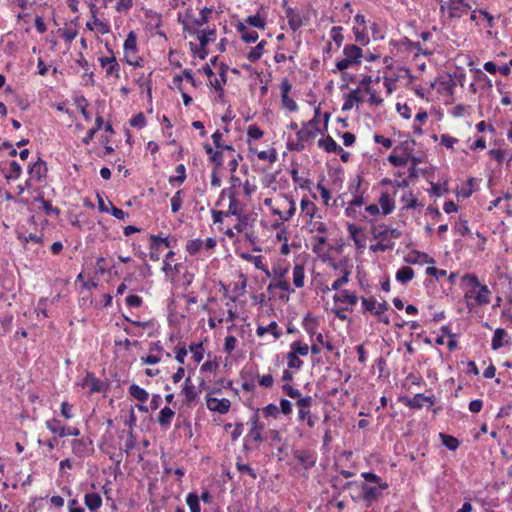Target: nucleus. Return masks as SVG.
<instances>
[{
  "mask_svg": "<svg viewBox=\"0 0 512 512\" xmlns=\"http://www.w3.org/2000/svg\"><path fill=\"white\" fill-rule=\"evenodd\" d=\"M175 415V412L170 407H164L161 409L157 422L163 428H168L171 424V421Z\"/></svg>",
  "mask_w": 512,
  "mask_h": 512,
  "instance_id": "28",
  "label": "nucleus"
},
{
  "mask_svg": "<svg viewBox=\"0 0 512 512\" xmlns=\"http://www.w3.org/2000/svg\"><path fill=\"white\" fill-rule=\"evenodd\" d=\"M294 457L298 463L306 470L312 468L316 463L315 453L306 450H297Z\"/></svg>",
  "mask_w": 512,
  "mask_h": 512,
  "instance_id": "5",
  "label": "nucleus"
},
{
  "mask_svg": "<svg viewBox=\"0 0 512 512\" xmlns=\"http://www.w3.org/2000/svg\"><path fill=\"white\" fill-rule=\"evenodd\" d=\"M405 261L410 264H423L428 262H433L432 259H429V256L426 253L419 251H412L406 257Z\"/></svg>",
  "mask_w": 512,
  "mask_h": 512,
  "instance_id": "27",
  "label": "nucleus"
},
{
  "mask_svg": "<svg viewBox=\"0 0 512 512\" xmlns=\"http://www.w3.org/2000/svg\"><path fill=\"white\" fill-rule=\"evenodd\" d=\"M305 271L301 264H296L293 268V283L297 288L304 286Z\"/></svg>",
  "mask_w": 512,
  "mask_h": 512,
  "instance_id": "32",
  "label": "nucleus"
},
{
  "mask_svg": "<svg viewBox=\"0 0 512 512\" xmlns=\"http://www.w3.org/2000/svg\"><path fill=\"white\" fill-rule=\"evenodd\" d=\"M318 146L328 153L343 152L342 147L331 136L319 139Z\"/></svg>",
  "mask_w": 512,
  "mask_h": 512,
  "instance_id": "18",
  "label": "nucleus"
},
{
  "mask_svg": "<svg viewBox=\"0 0 512 512\" xmlns=\"http://www.w3.org/2000/svg\"><path fill=\"white\" fill-rule=\"evenodd\" d=\"M251 422V429L248 433V437L252 439L255 442H262L263 437L261 434V431L263 429V425L259 423V417L258 414H254L252 418L250 419Z\"/></svg>",
  "mask_w": 512,
  "mask_h": 512,
  "instance_id": "13",
  "label": "nucleus"
},
{
  "mask_svg": "<svg viewBox=\"0 0 512 512\" xmlns=\"http://www.w3.org/2000/svg\"><path fill=\"white\" fill-rule=\"evenodd\" d=\"M223 193H228L229 198V207L228 210L225 211L229 215L241 217L242 209L238 205V201L236 199L235 191L232 188L223 189Z\"/></svg>",
  "mask_w": 512,
  "mask_h": 512,
  "instance_id": "10",
  "label": "nucleus"
},
{
  "mask_svg": "<svg viewBox=\"0 0 512 512\" xmlns=\"http://www.w3.org/2000/svg\"><path fill=\"white\" fill-rule=\"evenodd\" d=\"M381 488L370 486L368 484H362L361 492L363 499L366 501H374L377 500L381 496Z\"/></svg>",
  "mask_w": 512,
  "mask_h": 512,
  "instance_id": "21",
  "label": "nucleus"
},
{
  "mask_svg": "<svg viewBox=\"0 0 512 512\" xmlns=\"http://www.w3.org/2000/svg\"><path fill=\"white\" fill-rule=\"evenodd\" d=\"M288 202H289L290 207L287 211H284V213L281 212L280 210H276V209L273 210V213L278 215L283 221L290 220L296 212L295 202L293 200H289Z\"/></svg>",
  "mask_w": 512,
  "mask_h": 512,
  "instance_id": "37",
  "label": "nucleus"
},
{
  "mask_svg": "<svg viewBox=\"0 0 512 512\" xmlns=\"http://www.w3.org/2000/svg\"><path fill=\"white\" fill-rule=\"evenodd\" d=\"M246 23L260 29H264L265 20L259 15H250L246 19Z\"/></svg>",
  "mask_w": 512,
  "mask_h": 512,
  "instance_id": "52",
  "label": "nucleus"
},
{
  "mask_svg": "<svg viewBox=\"0 0 512 512\" xmlns=\"http://www.w3.org/2000/svg\"><path fill=\"white\" fill-rule=\"evenodd\" d=\"M130 125L135 128H143L146 125L144 115L142 113H138L130 120Z\"/></svg>",
  "mask_w": 512,
  "mask_h": 512,
  "instance_id": "64",
  "label": "nucleus"
},
{
  "mask_svg": "<svg viewBox=\"0 0 512 512\" xmlns=\"http://www.w3.org/2000/svg\"><path fill=\"white\" fill-rule=\"evenodd\" d=\"M458 142H459V140L457 138L452 137L449 134L441 135V144L444 145L448 149H453L454 145Z\"/></svg>",
  "mask_w": 512,
  "mask_h": 512,
  "instance_id": "59",
  "label": "nucleus"
},
{
  "mask_svg": "<svg viewBox=\"0 0 512 512\" xmlns=\"http://www.w3.org/2000/svg\"><path fill=\"white\" fill-rule=\"evenodd\" d=\"M344 56L354 64H359L363 57V51L360 47L350 44L346 45L343 49Z\"/></svg>",
  "mask_w": 512,
  "mask_h": 512,
  "instance_id": "15",
  "label": "nucleus"
},
{
  "mask_svg": "<svg viewBox=\"0 0 512 512\" xmlns=\"http://www.w3.org/2000/svg\"><path fill=\"white\" fill-rule=\"evenodd\" d=\"M379 205L381 206L382 213L388 215L395 209V203L392 197L387 193L383 192L379 198Z\"/></svg>",
  "mask_w": 512,
  "mask_h": 512,
  "instance_id": "25",
  "label": "nucleus"
},
{
  "mask_svg": "<svg viewBox=\"0 0 512 512\" xmlns=\"http://www.w3.org/2000/svg\"><path fill=\"white\" fill-rule=\"evenodd\" d=\"M99 62L101 67L105 69L106 77L120 78V65L113 55L111 57H100Z\"/></svg>",
  "mask_w": 512,
  "mask_h": 512,
  "instance_id": "3",
  "label": "nucleus"
},
{
  "mask_svg": "<svg viewBox=\"0 0 512 512\" xmlns=\"http://www.w3.org/2000/svg\"><path fill=\"white\" fill-rule=\"evenodd\" d=\"M393 246H394L393 243L379 240L378 243L370 246V250H372L374 252H378V251L384 252V251L393 249Z\"/></svg>",
  "mask_w": 512,
  "mask_h": 512,
  "instance_id": "56",
  "label": "nucleus"
},
{
  "mask_svg": "<svg viewBox=\"0 0 512 512\" xmlns=\"http://www.w3.org/2000/svg\"><path fill=\"white\" fill-rule=\"evenodd\" d=\"M389 162L396 167H403L408 164L409 156L408 155H396L392 153L388 157Z\"/></svg>",
  "mask_w": 512,
  "mask_h": 512,
  "instance_id": "43",
  "label": "nucleus"
},
{
  "mask_svg": "<svg viewBox=\"0 0 512 512\" xmlns=\"http://www.w3.org/2000/svg\"><path fill=\"white\" fill-rule=\"evenodd\" d=\"M236 468L241 474H247L250 477H252L253 479L257 478V474H256L255 470L252 467H250L248 464H244V463H241L238 461L236 463Z\"/></svg>",
  "mask_w": 512,
  "mask_h": 512,
  "instance_id": "54",
  "label": "nucleus"
},
{
  "mask_svg": "<svg viewBox=\"0 0 512 512\" xmlns=\"http://www.w3.org/2000/svg\"><path fill=\"white\" fill-rule=\"evenodd\" d=\"M190 351L192 352V357L195 362L199 363L203 359V347L201 343L192 344L190 346Z\"/></svg>",
  "mask_w": 512,
  "mask_h": 512,
  "instance_id": "53",
  "label": "nucleus"
},
{
  "mask_svg": "<svg viewBox=\"0 0 512 512\" xmlns=\"http://www.w3.org/2000/svg\"><path fill=\"white\" fill-rule=\"evenodd\" d=\"M206 404L210 411L218 412L220 414L227 413L231 405L230 401L226 398L218 399L210 396L207 397Z\"/></svg>",
  "mask_w": 512,
  "mask_h": 512,
  "instance_id": "4",
  "label": "nucleus"
},
{
  "mask_svg": "<svg viewBox=\"0 0 512 512\" xmlns=\"http://www.w3.org/2000/svg\"><path fill=\"white\" fill-rule=\"evenodd\" d=\"M287 365L291 369H300L303 365V361L290 350L287 354Z\"/></svg>",
  "mask_w": 512,
  "mask_h": 512,
  "instance_id": "45",
  "label": "nucleus"
},
{
  "mask_svg": "<svg viewBox=\"0 0 512 512\" xmlns=\"http://www.w3.org/2000/svg\"><path fill=\"white\" fill-rule=\"evenodd\" d=\"M374 237L381 241H389V232L388 228H375L373 231Z\"/></svg>",
  "mask_w": 512,
  "mask_h": 512,
  "instance_id": "63",
  "label": "nucleus"
},
{
  "mask_svg": "<svg viewBox=\"0 0 512 512\" xmlns=\"http://www.w3.org/2000/svg\"><path fill=\"white\" fill-rule=\"evenodd\" d=\"M363 101L362 97L360 96V90L355 89L351 91L346 97L345 101L342 106L343 111H349L351 110L355 104L361 103Z\"/></svg>",
  "mask_w": 512,
  "mask_h": 512,
  "instance_id": "23",
  "label": "nucleus"
},
{
  "mask_svg": "<svg viewBox=\"0 0 512 512\" xmlns=\"http://www.w3.org/2000/svg\"><path fill=\"white\" fill-rule=\"evenodd\" d=\"M186 503L190 509V512H201L199 496L195 493H189L186 496Z\"/></svg>",
  "mask_w": 512,
  "mask_h": 512,
  "instance_id": "40",
  "label": "nucleus"
},
{
  "mask_svg": "<svg viewBox=\"0 0 512 512\" xmlns=\"http://www.w3.org/2000/svg\"><path fill=\"white\" fill-rule=\"evenodd\" d=\"M264 132L257 125H250L247 129V135L252 139H260Z\"/></svg>",
  "mask_w": 512,
  "mask_h": 512,
  "instance_id": "61",
  "label": "nucleus"
},
{
  "mask_svg": "<svg viewBox=\"0 0 512 512\" xmlns=\"http://www.w3.org/2000/svg\"><path fill=\"white\" fill-rule=\"evenodd\" d=\"M311 124L312 122H309L306 126L297 131L296 137L299 142H308L309 140L313 139L316 136L318 129L310 128L309 126Z\"/></svg>",
  "mask_w": 512,
  "mask_h": 512,
  "instance_id": "26",
  "label": "nucleus"
},
{
  "mask_svg": "<svg viewBox=\"0 0 512 512\" xmlns=\"http://www.w3.org/2000/svg\"><path fill=\"white\" fill-rule=\"evenodd\" d=\"M82 386L87 387L89 389V393L92 394L104 391L106 384L96 379L93 375L87 374L83 379Z\"/></svg>",
  "mask_w": 512,
  "mask_h": 512,
  "instance_id": "9",
  "label": "nucleus"
},
{
  "mask_svg": "<svg viewBox=\"0 0 512 512\" xmlns=\"http://www.w3.org/2000/svg\"><path fill=\"white\" fill-rule=\"evenodd\" d=\"M182 203H183V192L181 190H179L171 198V211L173 213H177L181 209Z\"/></svg>",
  "mask_w": 512,
  "mask_h": 512,
  "instance_id": "48",
  "label": "nucleus"
},
{
  "mask_svg": "<svg viewBox=\"0 0 512 512\" xmlns=\"http://www.w3.org/2000/svg\"><path fill=\"white\" fill-rule=\"evenodd\" d=\"M343 28L340 26H334L330 30V36L332 40L335 42L337 47H340L344 41V36L342 34Z\"/></svg>",
  "mask_w": 512,
  "mask_h": 512,
  "instance_id": "47",
  "label": "nucleus"
},
{
  "mask_svg": "<svg viewBox=\"0 0 512 512\" xmlns=\"http://www.w3.org/2000/svg\"><path fill=\"white\" fill-rule=\"evenodd\" d=\"M237 346V339L233 335H229L225 338L224 341V351L226 353H231Z\"/></svg>",
  "mask_w": 512,
  "mask_h": 512,
  "instance_id": "57",
  "label": "nucleus"
},
{
  "mask_svg": "<svg viewBox=\"0 0 512 512\" xmlns=\"http://www.w3.org/2000/svg\"><path fill=\"white\" fill-rule=\"evenodd\" d=\"M361 476L365 479V481L370 483H375L379 486L381 489H387L388 484L386 482H383L381 478L372 472H363Z\"/></svg>",
  "mask_w": 512,
  "mask_h": 512,
  "instance_id": "36",
  "label": "nucleus"
},
{
  "mask_svg": "<svg viewBox=\"0 0 512 512\" xmlns=\"http://www.w3.org/2000/svg\"><path fill=\"white\" fill-rule=\"evenodd\" d=\"M203 247V241L201 239H192L189 240L186 244V251L190 255H195L199 252Z\"/></svg>",
  "mask_w": 512,
  "mask_h": 512,
  "instance_id": "46",
  "label": "nucleus"
},
{
  "mask_svg": "<svg viewBox=\"0 0 512 512\" xmlns=\"http://www.w3.org/2000/svg\"><path fill=\"white\" fill-rule=\"evenodd\" d=\"M136 43L137 40L135 34L133 32H130L124 42V53L126 61L129 65L139 66L138 62H133L130 59V54H134L136 52Z\"/></svg>",
  "mask_w": 512,
  "mask_h": 512,
  "instance_id": "8",
  "label": "nucleus"
},
{
  "mask_svg": "<svg viewBox=\"0 0 512 512\" xmlns=\"http://www.w3.org/2000/svg\"><path fill=\"white\" fill-rule=\"evenodd\" d=\"M361 183H362V179L360 176H357L355 179L351 180L349 183V188H348L349 192L352 195L363 194V192L360 191Z\"/></svg>",
  "mask_w": 512,
  "mask_h": 512,
  "instance_id": "55",
  "label": "nucleus"
},
{
  "mask_svg": "<svg viewBox=\"0 0 512 512\" xmlns=\"http://www.w3.org/2000/svg\"><path fill=\"white\" fill-rule=\"evenodd\" d=\"M216 34L215 30L214 29H210V30H202L199 34H198V40L200 42V45L201 47H206L207 44L213 40L212 37H214Z\"/></svg>",
  "mask_w": 512,
  "mask_h": 512,
  "instance_id": "44",
  "label": "nucleus"
},
{
  "mask_svg": "<svg viewBox=\"0 0 512 512\" xmlns=\"http://www.w3.org/2000/svg\"><path fill=\"white\" fill-rule=\"evenodd\" d=\"M309 231L314 235L311 238L312 251L318 255L326 251L328 227L322 220L308 221Z\"/></svg>",
  "mask_w": 512,
  "mask_h": 512,
  "instance_id": "2",
  "label": "nucleus"
},
{
  "mask_svg": "<svg viewBox=\"0 0 512 512\" xmlns=\"http://www.w3.org/2000/svg\"><path fill=\"white\" fill-rule=\"evenodd\" d=\"M283 390L284 392L290 397V398H293V399H303L304 397H302V394L300 392V390L292 387L291 385L289 384H286L283 386Z\"/></svg>",
  "mask_w": 512,
  "mask_h": 512,
  "instance_id": "58",
  "label": "nucleus"
},
{
  "mask_svg": "<svg viewBox=\"0 0 512 512\" xmlns=\"http://www.w3.org/2000/svg\"><path fill=\"white\" fill-rule=\"evenodd\" d=\"M46 172H47L46 163L43 160H41L40 158L35 163L30 165L28 168V173L30 174V177L37 181H39L43 177H45Z\"/></svg>",
  "mask_w": 512,
  "mask_h": 512,
  "instance_id": "11",
  "label": "nucleus"
},
{
  "mask_svg": "<svg viewBox=\"0 0 512 512\" xmlns=\"http://www.w3.org/2000/svg\"><path fill=\"white\" fill-rule=\"evenodd\" d=\"M46 427L52 433L58 434L60 437H64L65 427L57 419H52L46 422Z\"/></svg>",
  "mask_w": 512,
  "mask_h": 512,
  "instance_id": "41",
  "label": "nucleus"
},
{
  "mask_svg": "<svg viewBox=\"0 0 512 512\" xmlns=\"http://www.w3.org/2000/svg\"><path fill=\"white\" fill-rule=\"evenodd\" d=\"M414 277V270L411 267L404 266L401 267L395 275V278L398 282L405 284L412 280Z\"/></svg>",
  "mask_w": 512,
  "mask_h": 512,
  "instance_id": "30",
  "label": "nucleus"
},
{
  "mask_svg": "<svg viewBox=\"0 0 512 512\" xmlns=\"http://www.w3.org/2000/svg\"><path fill=\"white\" fill-rule=\"evenodd\" d=\"M353 32L356 42H358L361 45H366L369 43V37L366 32V27H354Z\"/></svg>",
  "mask_w": 512,
  "mask_h": 512,
  "instance_id": "38",
  "label": "nucleus"
},
{
  "mask_svg": "<svg viewBox=\"0 0 512 512\" xmlns=\"http://www.w3.org/2000/svg\"><path fill=\"white\" fill-rule=\"evenodd\" d=\"M129 394L136 400L140 401L141 403L146 402L149 397L148 392L145 389L138 386L137 384H132L129 387Z\"/></svg>",
  "mask_w": 512,
  "mask_h": 512,
  "instance_id": "31",
  "label": "nucleus"
},
{
  "mask_svg": "<svg viewBox=\"0 0 512 512\" xmlns=\"http://www.w3.org/2000/svg\"><path fill=\"white\" fill-rule=\"evenodd\" d=\"M176 176H171L169 178V182L171 184L178 183L179 185L182 184L186 179V168L183 164H179L176 166Z\"/></svg>",
  "mask_w": 512,
  "mask_h": 512,
  "instance_id": "39",
  "label": "nucleus"
},
{
  "mask_svg": "<svg viewBox=\"0 0 512 512\" xmlns=\"http://www.w3.org/2000/svg\"><path fill=\"white\" fill-rule=\"evenodd\" d=\"M181 394L184 395L186 404H190L196 400L198 393L190 377L185 379Z\"/></svg>",
  "mask_w": 512,
  "mask_h": 512,
  "instance_id": "14",
  "label": "nucleus"
},
{
  "mask_svg": "<svg viewBox=\"0 0 512 512\" xmlns=\"http://www.w3.org/2000/svg\"><path fill=\"white\" fill-rule=\"evenodd\" d=\"M312 403L313 399L311 396H305L303 399H298L296 401L299 421H305L306 417L311 414Z\"/></svg>",
  "mask_w": 512,
  "mask_h": 512,
  "instance_id": "7",
  "label": "nucleus"
},
{
  "mask_svg": "<svg viewBox=\"0 0 512 512\" xmlns=\"http://www.w3.org/2000/svg\"><path fill=\"white\" fill-rule=\"evenodd\" d=\"M333 300L335 303H347L351 306H354L358 302V297L354 292L350 290H342L334 295Z\"/></svg>",
  "mask_w": 512,
  "mask_h": 512,
  "instance_id": "16",
  "label": "nucleus"
},
{
  "mask_svg": "<svg viewBox=\"0 0 512 512\" xmlns=\"http://www.w3.org/2000/svg\"><path fill=\"white\" fill-rule=\"evenodd\" d=\"M247 227V218L246 217H239L238 223L232 228L225 231V234L228 238H233L235 236V232L242 233L245 231Z\"/></svg>",
  "mask_w": 512,
  "mask_h": 512,
  "instance_id": "35",
  "label": "nucleus"
},
{
  "mask_svg": "<svg viewBox=\"0 0 512 512\" xmlns=\"http://www.w3.org/2000/svg\"><path fill=\"white\" fill-rule=\"evenodd\" d=\"M425 403L433 405V397L425 396L424 394H416L413 398L407 401L406 405L410 408L420 409L425 405Z\"/></svg>",
  "mask_w": 512,
  "mask_h": 512,
  "instance_id": "20",
  "label": "nucleus"
},
{
  "mask_svg": "<svg viewBox=\"0 0 512 512\" xmlns=\"http://www.w3.org/2000/svg\"><path fill=\"white\" fill-rule=\"evenodd\" d=\"M266 42L264 40H262L261 42H259L250 52L249 54L247 55V58L250 62H256L258 61L262 55H263V52H264V46H265Z\"/></svg>",
  "mask_w": 512,
  "mask_h": 512,
  "instance_id": "33",
  "label": "nucleus"
},
{
  "mask_svg": "<svg viewBox=\"0 0 512 512\" xmlns=\"http://www.w3.org/2000/svg\"><path fill=\"white\" fill-rule=\"evenodd\" d=\"M290 349L298 356H307L309 353V346L300 341H294L290 345Z\"/></svg>",
  "mask_w": 512,
  "mask_h": 512,
  "instance_id": "42",
  "label": "nucleus"
},
{
  "mask_svg": "<svg viewBox=\"0 0 512 512\" xmlns=\"http://www.w3.org/2000/svg\"><path fill=\"white\" fill-rule=\"evenodd\" d=\"M461 284L464 289V298L467 300V306L471 307L469 300L474 299L478 306L490 303L491 291L487 285L481 284L478 277L474 274H465L461 278Z\"/></svg>",
  "mask_w": 512,
  "mask_h": 512,
  "instance_id": "1",
  "label": "nucleus"
},
{
  "mask_svg": "<svg viewBox=\"0 0 512 512\" xmlns=\"http://www.w3.org/2000/svg\"><path fill=\"white\" fill-rule=\"evenodd\" d=\"M442 443L444 446H446L449 450H456L459 447V441L450 435L440 434Z\"/></svg>",
  "mask_w": 512,
  "mask_h": 512,
  "instance_id": "49",
  "label": "nucleus"
},
{
  "mask_svg": "<svg viewBox=\"0 0 512 512\" xmlns=\"http://www.w3.org/2000/svg\"><path fill=\"white\" fill-rule=\"evenodd\" d=\"M237 31L241 34V38L246 43L256 42L258 39V33L253 30H249L246 25L242 22H239L236 26Z\"/></svg>",
  "mask_w": 512,
  "mask_h": 512,
  "instance_id": "22",
  "label": "nucleus"
},
{
  "mask_svg": "<svg viewBox=\"0 0 512 512\" xmlns=\"http://www.w3.org/2000/svg\"><path fill=\"white\" fill-rule=\"evenodd\" d=\"M509 344L508 333L503 328H497L494 332L491 347L493 350H498L501 347Z\"/></svg>",
  "mask_w": 512,
  "mask_h": 512,
  "instance_id": "12",
  "label": "nucleus"
},
{
  "mask_svg": "<svg viewBox=\"0 0 512 512\" xmlns=\"http://www.w3.org/2000/svg\"><path fill=\"white\" fill-rule=\"evenodd\" d=\"M257 156L260 160H267L270 163H274L277 160V152L275 149H271L269 151H260L258 152Z\"/></svg>",
  "mask_w": 512,
  "mask_h": 512,
  "instance_id": "51",
  "label": "nucleus"
},
{
  "mask_svg": "<svg viewBox=\"0 0 512 512\" xmlns=\"http://www.w3.org/2000/svg\"><path fill=\"white\" fill-rule=\"evenodd\" d=\"M286 17L288 19V24L293 31H297L300 27L303 26L301 15L294 12L291 8L286 10Z\"/></svg>",
  "mask_w": 512,
  "mask_h": 512,
  "instance_id": "29",
  "label": "nucleus"
},
{
  "mask_svg": "<svg viewBox=\"0 0 512 512\" xmlns=\"http://www.w3.org/2000/svg\"><path fill=\"white\" fill-rule=\"evenodd\" d=\"M262 413L267 418H276L279 414V408L275 404H269L262 409Z\"/></svg>",
  "mask_w": 512,
  "mask_h": 512,
  "instance_id": "60",
  "label": "nucleus"
},
{
  "mask_svg": "<svg viewBox=\"0 0 512 512\" xmlns=\"http://www.w3.org/2000/svg\"><path fill=\"white\" fill-rule=\"evenodd\" d=\"M285 272L286 271L280 272L279 280L274 283H270L268 286V289L277 288V289H281L283 291L293 292L294 290L290 288V284L286 280H284Z\"/></svg>",
  "mask_w": 512,
  "mask_h": 512,
  "instance_id": "34",
  "label": "nucleus"
},
{
  "mask_svg": "<svg viewBox=\"0 0 512 512\" xmlns=\"http://www.w3.org/2000/svg\"><path fill=\"white\" fill-rule=\"evenodd\" d=\"M349 276H350V271L347 269H344L343 275L340 278H338L337 280H335L332 283L331 288H329V289L330 290L340 289L341 286H343L349 282Z\"/></svg>",
  "mask_w": 512,
  "mask_h": 512,
  "instance_id": "50",
  "label": "nucleus"
},
{
  "mask_svg": "<svg viewBox=\"0 0 512 512\" xmlns=\"http://www.w3.org/2000/svg\"><path fill=\"white\" fill-rule=\"evenodd\" d=\"M449 3L448 13L451 18H459L471 8L464 0H450Z\"/></svg>",
  "mask_w": 512,
  "mask_h": 512,
  "instance_id": "6",
  "label": "nucleus"
},
{
  "mask_svg": "<svg viewBox=\"0 0 512 512\" xmlns=\"http://www.w3.org/2000/svg\"><path fill=\"white\" fill-rule=\"evenodd\" d=\"M84 504L90 511H96L102 506V498L96 492L86 493L84 495Z\"/></svg>",
  "mask_w": 512,
  "mask_h": 512,
  "instance_id": "19",
  "label": "nucleus"
},
{
  "mask_svg": "<svg viewBox=\"0 0 512 512\" xmlns=\"http://www.w3.org/2000/svg\"><path fill=\"white\" fill-rule=\"evenodd\" d=\"M268 332L271 333L275 339H279L282 335L281 331L278 328V324L275 321H272L267 326H258L256 329V334L259 337L264 336Z\"/></svg>",
  "mask_w": 512,
  "mask_h": 512,
  "instance_id": "24",
  "label": "nucleus"
},
{
  "mask_svg": "<svg viewBox=\"0 0 512 512\" xmlns=\"http://www.w3.org/2000/svg\"><path fill=\"white\" fill-rule=\"evenodd\" d=\"M301 211L309 217V221H315V220H321L322 217L320 215H316L317 207L316 205L308 200V199H302L301 203Z\"/></svg>",
  "mask_w": 512,
  "mask_h": 512,
  "instance_id": "17",
  "label": "nucleus"
},
{
  "mask_svg": "<svg viewBox=\"0 0 512 512\" xmlns=\"http://www.w3.org/2000/svg\"><path fill=\"white\" fill-rule=\"evenodd\" d=\"M281 100L283 106L289 111H296L298 109L296 102L289 95H282Z\"/></svg>",
  "mask_w": 512,
  "mask_h": 512,
  "instance_id": "62",
  "label": "nucleus"
}]
</instances>
